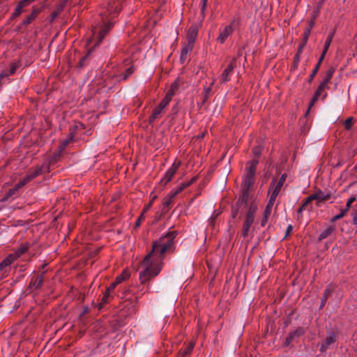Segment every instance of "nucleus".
Masks as SVG:
<instances>
[{"mask_svg":"<svg viewBox=\"0 0 357 357\" xmlns=\"http://www.w3.org/2000/svg\"><path fill=\"white\" fill-rule=\"evenodd\" d=\"M262 148L260 146H255L252 149V153L255 157H259L261 155Z\"/></svg>","mask_w":357,"mask_h":357,"instance_id":"obj_37","label":"nucleus"},{"mask_svg":"<svg viewBox=\"0 0 357 357\" xmlns=\"http://www.w3.org/2000/svg\"><path fill=\"white\" fill-rule=\"evenodd\" d=\"M144 215L143 212L140 215V216L137 218V221L135 222V227H139L141 222L144 220Z\"/></svg>","mask_w":357,"mask_h":357,"instance_id":"obj_45","label":"nucleus"},{"mask_svg":"<svg viewBox=\"0 0 357 357\" xmlns=\"http://www.w3.org/2000/svg\"><path fill=\"white\" fill-rule=\"evenodd\" d=\"M43 170L46 172L49 171L47 165L43 164L41 167H36L35 168L31 169L26 177L29 181H31L32 179L38 176Z\"/></svg>","mask_w":357,"mask_h":357,"instance_id":"obj_7","label":"nucleus"},{"mask_svg":"<svg viewBox=\"0 0 357 357\" xmlns=\"http://www.w3.org/2000/svg\"><path fill=\"white\" fill-rule=\"evenodd\" d=\"M162 110H160L158 107H155L153 109L152 114L149 116V123H153L156 119H158L159 118L160 114L162 113Z\"/></svg>","mask_w":357,"mask_h":357,"instance_id":"obj_24","label":"nucleus"},{"mask_svg":"<svg viewBox=\"0 0 357 357\" xmlns=\"http://www.w3.org/2000/svg\"><path fill=\"white\" fill-rule=\"evenodd\" d=\"M213 84H214V81H213L211 82V84H210V86L207 89H205V96H204V102L208 98V96L210 95V93H211V86H212V85Z\"/></svg>","mask_w":357,"mask_h":357,"instance_id":"obj_39","label":"nucleus"},{"mask_svg":"<svg viewBox=\"0 0 357 357\" xmlns=\"http://www.w3.org/2000/svg\"><path fill=\"white\" fill-rule=\"evenodd\" d=\"M336 341V337L335 334L330 333L326 338L324 342L321 345V350L327 349L330 345L335 343Z\"/></svg>","mask_w":357,"mask_h":357,"instance_id":"obj_14","label":"nucleus"},{"mask_svg":"<svg viewBox=\"0 0 357 357\" xmlns=\"http://www.w3.org/2000/svg\"><path fill=\"white\" fill-rule=\"evenodd\" d=\"M112 27V24H108L105 26L104 29L100 30L98 32V35L97 36L98 38V43H101L102 40L104 38L105 36L107 34V33L110 30Z\"/></svg>","mask_w":357,"mask_h":357,"instance_id":"obj_22","label":"nucleus"},{"mask_svg":"<svg viewBox=\"0 0 357 357\" xmlns=\"http://www.w3.org/2000/svg\"><path fill=\"white\" fill-rule=\"evenodd\" d=\"M40 10L39 8H34L32 10V13L30 15L27 17V18L23 22V24L27 25L33 22L40 13Z\"/></svg>","mask_w":357,"mask_h":357,"instance_id":"obj_19","label":"nucleus"},{"mask_svg":"<svg viewBox=\"0 0 357 357\" xmlns=\"http://www.w3.org/2000/svg\"><path fill=\"white\" fill-rule=\"evenodd\" d=\"M319 63H317L314 69L313 70L312 74L310 76L309 82H311L314 79V77H315V75H317V73L319 70Z\"/></svg>","mask_w":357,"mask_h":357,"instance_id":"obj_38","label":"nucleus"},{"mask_svg":"<svg viewBox=\"0 0 357 357\" xmlns=\"http://www.w3.org/2000/svg\"><path fill=\"white\" fill-rule=\"evenodd\" d=\"M198 26L196 25H192L187 33L188 43L194 45V43L197 38L198 33Z\"/></svg>","mask_w":357,"mask_h":357,"instance_id":"obj_10","label":"nucleus"},{"mask_svg":"<svg viewBox=\"0 0 357 357\" xmlns=\"http://www.w3.org/2000/svg\"><path fill=\"white\" fill-rule=\"evenodd\" d=\"M282 185H283L276 182L275 180L271 182L268 190V192L271 194L270 199H271V202L275 201Z\"/></svg>","mask_w":357,"mask_h":357,"instance_id":"obj_5","label":"nucleus"},{"mask_svg":"<svg viewBox=\"0 0 357 357\" xmlns=\"http://www.w3.org/2000/svg\"><path fill=\"white\" fill-rule=\"evenodd\" d=\"M286 178H287V175L286 174H282L281 176V177L280 178L279 181H278V183L282 184V185H284V183L286 181Z\"/></svg>","mask_w":357,"mask_h":357,"instance_id":"obj_54","label":"nucleus"},{"mask_svg":"<svg viewBox=\"0 0 357 357\" xmlns=\"http://www.w3.org/2000/svg\"><path fill=\"white\" fill-rule=\"evenodd\" d=\"M275 201H272L269 199L268 203L266 207V209L264 212V215L266 218L268 217V215L271 214L272 207L274 204Z\"/></svg>","mask_w":357,"mask_h":357,"instance_id":"obj_28","label":"nucleus"},{"mask_svg":"<svg viewBox=\"0 0 357 357\" xmlns=\"http://www.w3.org/2000/svg\"><path fill=\"white\" fill-rule=\"evenodd\" d=\"M292 229H293V227L291 225H289L287 227V230H286V236L291 232Z\"/></svg>","mask_w":357,"mask_h":357,"instance_id":"obj_58","label":"nucleus"},{"mask_svg":"<svg viewBox=\"0 0 357 357\" xmlns=\"http://www.w3.org/2000/svg\"><path fill=\"white\" fill-rule=\"evenodd\" d=\"M170 100L171 99H169L168 96H165V98L161 101V103L167 107V105L169 103Z\"/></svg>","mask_w":357,"mask_h":357,"instance_id":"obj_52","label":"nucleus"},{"mask_svg":"<svg viewBox=\"0 0 357 357\" xmlns=\"http://www.w3.org/2000/svg\"><path fill=\"white\" fill-rule=\"evenodd\" d=\"M130 274L127 271H123V273L116 278V283H121L126 279L128 278Z\"/></svg>","mask_w":357,"mask_h":357,"instance_id":"obj_30","label":"nucleus"},{"mask_svg":"<svg viewBox=\"0 0 357 357\" xmlns=\"http://www.w3.org/2000/svg\"><path fill=\"white\" fill-rule=\"evenodd\" d=\"M347 213V210H344V209L341 210V211H340V214H338V215H337L334 216V217L332 218L331 221H332V222H335V221H336V220H339V219H340V218H343V217L346 215V213Z\"/></svg>","mask_w":357,"mask_h":357,"instance_id":"obj_35","label":"nucleus"},{"mask_svg":"<svg viewBox=\"0 0 357 357\" xmlns=\"http://www.w3.org/2000/svg\"><path fill=\"white\" fill-rule=\"evenodd\" d=\"M353 123H354L353 117H349L347 119H346V121L344 123L345 129H347V130L351 129V128L353 126Z\"/></svg>","mask_w":357,"mask_h":357,"instance_id":"obj_32","label":"nucleus"},{"mask_svg":"<svg viewBox=\"0 0 357 357\" xmlns=\"http://www.w3.org/2000/svg\"><path fill=\"white\" fill-rule=\"evenodd\" d=\"M183 190L182 189V188L179 185L177 188L171 192L170 194L172 195V197H175L178 193H180Z\"/></svg>","mask_w":357,"mask_h":357,"instance_id":"obj_40","label":"nucleus"},{"mask_svg":"<svg viewBox=\"0 0 357 357\" xmlns=\"http://www.w3.org/2000/svg\"><path fill=\"white\" fill-rule=\"evenodd\" d=\"M28 250V245L26 244L21 245L18 249L14 252L12 253L13 255L15 256L16 259L20 257L23 253H24Z\"/></svg>","mask_w":357,"mask_h":357,"instance_id":"obj_27","label":"nucleus"},{"mask_svg":"<svg viewBox=\"0 0 357 357\" xmlns=\"http://www.w3.org/2000/svg\"><path fill=\"white\" fill-rule=\"evenodd\" d=\"M17 190H15V188H12V189H10L8 192L6 193V197H10L12 196L13 195L15 194V192H16Z\"/></svg>","mask_w":357,"mask_h":357,"instance_id":"obj_55","label":"nucleus"},{"mask_svg":"<svg viewBox=\"0 0 357 357\" xmlns=\"http://www.w3.org/2000/svg\"><path fill=\"white\" fill-rule=\"evenodd\" d=\"M313 200H314V197H313V195H311L304 200L303 204L308 208Z\"/></svg>","mask_w":357,"mask_h":357,"instance_id":"obj_36","label":"nucleus"},{"mask_svg":"<svg viewBox=\"0 0 357 357\" xmlns=\"http://www.w3.org/2000/svg\"><path fill=\"white\" fill-rule=\"evenodd\" d=\"M333 290L334 289L331 286L326 289L324 294L321 298V303L320 306L321 308H322L324 306L328 298L332 294Z\"/></svg>","mask_w":357,"mask_h":357,"instance_id":"obj_21","label":"nucleus"},{"mask_svg":"<svg viewBox=\"0 0 357 357\" xmlns=\"http://www.w3.org/2000/svg\"><path fill=\"white\" fill-rule=\"evenodd\" d=\"M43 282V275L33 276L30 281L29 287L31 291L38 289L42 286Z\"/></svg>","mask_w":357,"mask_h":357,"instance_id":"obj_9","label":"nucleus"},{"mask_svg":"<svg viewBox=\"0 0 357 357\" xmlns=\"http://www.w3.org/2000/svg\"><path fill=\"white\" fill-rule=\"evenodd\" d=\"M119 283H116V281L115 280L114 282H112L109 287H107V290L108 292H110L111 291H112L115 287Z\"/></svg>","mask_w":357,"mask_h":357,"instance_id":"obj_50","label":"nucleus"},{"mask_svg":"<svg viewBox=\"0 0 357 357\" xmlns=\"http://www.w3.org/2000/svg\"><path fill=\"white\" fill-rule=\"evenodd\" d=\"M312 195L313 197H314V200H317L319 202H325L328 200L331 197V194L324 193L321 190H319Z\"/></svg>","mask_w":357,"mask_h":357,"instance_id":"obj_15","label":"nucleus"},{"mask_svg":"<svg viewBox=\"0 0 357 357\" xmlns=\"http://www.w3.org/2000/svg\"><path fill=\"white\" fill-rule=\"evenodd\" d=\"M236 58L234 57L230 61L228 66L224 70L220 76V81L222 83H225L229 81V75L232 73L234 68L236 66Z\"/></svg>","mask_w":357,"mask_h":357,"instance_id":"obj_4","label":"nucleus"},{"mask_svg":"<svg viewBox=\"0 0 357 357\" xmlns=\"http://www.w3.org/2000/svg\"><path fill=\"white\" fill-rule=\"evenodd\" d=\"M334 35H335V31H333L332 33H331L328 37H327V39L325 42V44H324V50H323V52H324V54H326L331 43H332V40L333 39V37H334Z\"/></svg>","mask_w":357,"mask_h":357,"instance_id":"obj_25","label":"nucleus"},{"mask_svg":"<svg viewBox=\"0 0 357 357\" xmlns=\"http://www.w3.org/2000/svg\"><path fill=\"white\" fill-rule=\"evenodd\" d=\"M121 4H120L119 1H116V2L113 1V2H109L108 3L107 10L110 14L117 13L121 10Z\"/></svg>","mask_w":357,"mask_h":357,"instance_id":"obj_17","label":"nucleus"},{"mask_svg":"<svg viewBox=\"0 0 357 357\" xmlns=\"http://www.w3.org/2000/svg\"><path fill=\"white\" fill-rule=\"evenodd\" d=\"M22 8H23V7H22L21 5H20V4L18 3V5H17V6L16 7L15 10V12H14V13H13V15H14V16H18V15H20V13H22Z\"/></svg>","mask_w":357,"mask_h":357,"instance_id":"obj_43","label":"nucleus"},{"mask_svg":"<svg viewBox=\"0 0 357 357\" xmlns=\"http://www.w3.org/2000/svg\"><path fill=\"white\" fill-rule=\"evenodd\" d=\"M327 89H328V86H326V84H324L323 83H321L319 84L317 91L314 93L313 98L312 99L311 102H310L308 110L311 109V107L314 105V104L317 102V100H318V98L320 96H322L323 99H324L326 97L327 93H326L325 91Z\"/></svg>","mask_w":357,"mask_h":357,"instance_id":"obj_2","label":"nucleus"},{"mask_svg":"<svg viewBox=\"0 0 357 357\" xmlns=\"http://www.w3.org/2000/svg\"><path fill=\"white\" fill-rule=\"evenodd\" d=\"M155 199V196H154L153 197V199L149 202V203L144 208V209L142 211L143 213H145L146 212H147L149 210V208L151 207V205Z\"/></svg>","mask_w":357,"mask_h":357,"instance_id":"obj_41","label":"nucleus"},{"mask_svg":"<svg viewBox=\"0 0 357 357\" xmlns=\"http://www.w3.org/2000/svg\"><path fill=\"white\" fill-rule=\"evenodd\" d=\"M176 236L175 231H170L153 243L151 251L144 257L139 266V278L141 283L149 282L160 273L164 255L172 248Z\"/></svg>","mask_w":357,"mask_h":357,"instance_id":"obj_1","label":"nucleus"},{"mask_svg":"<svg viewBox=\"0 0 357 357\" xmlns=\"http://www.w3.org/2000/svg\"><path fill=\"white\" fill-rule=\"evenodd\" d=\"M255 181V177L252 176L245 175L243 183V187L245 190V195L248 193V190L253 185Z\"/></svg>","mask_w":357,"mask_h":357,"instance_id":"obj_12","label":"nucleus"},{"mask_svg":"<svg viewBox=\"0 0 357 357\" xmlns=\"http://www.w3.org/2000/svg\"><path fill=\"white\" fill-rule=\"evenodd\" d=\"M301 54V53H299L298 52H297V54H296V56L294 57L295 63L298 62Z\"/></svg>","mask_w":357,"mask_h":357,"instance_id":"obj_63","label":"nucleus"},{"mask_svg":"<svg viewBox=\"0 0 357 357\" xmlns=\"http://www.w3.org/2000/svg\"><path fill=\"white\" fill-rule=\"evenodd\" d=\"M197 176H195L192 178L189 181L186 182L187 183H189V186L192 185L193 183H195L197 181Z\"/></svg>","mask_w":357,"mask_h":357,"instance_id":"obj_59","label":"nucleus"},{"mask_svg":"<svg viewBox=\"0 0 357 357\" xmlns=\"http://www.w3.org/2000/svg\"><path fill=\"white\" fill-rule=\"evenodd\" d=\"M186 57H187L186 55H183V53H181L180 60H181V63H184L185 62V61L186 59Z\"/></svg>","mask_w":357,"mask_h":357,"instance_id":"obj_61","label":"nucleus"},{"mask_svg":"<svg viewBox=\"0 0 357 357\" xmlns=\"http://www.w3.org/2000/svg\"><path fill=\"white\" fill-rule=\"evenodd\" d=\"M10 75V74L9 73V71L7 70H3L1 74H0V79L5 77H8Z\"/></svg>","mask_w":357,"mask_h":357,"instance_id":"obj_53","label":"nucleus"},{"mask_svg":"<svg viewBox=\"0 0 357 357\" xmlns=\"http://www.w3.org/2000/svg\"><path fill=\"white\" fill-rule=\"evenodd\" d=\"M257 164L258 160L256 159L248 162L246 167V174L255 176Z\"/></svg>","mask_w":357,"mask_h":357,"instance_id":"obj_13","label":"nucleus"},{"mask_svg":"<svg viewBox=\"0 0 357 357\" xmlns=\"http://www.w3.org/2000/svg\"><path fill=\"white\" fill-rule=\"evenodd\" d=\"M334 72H335V69L333 67L329 68L327 70V71L325 74L324 78L323 81L321 82V83L326 84V86H328V83L330 82V81L333 75Z\"/></svg>","mask_w":357,"mask_h":357,"instance_id":"obj_20","label":"nucleus"},{"mask_svg":"<svg viewBox=\"0 0 357 357\" xmlns=\"http://www.w3.org/2000/svg\"><path fill=\"white\" fill-rule=\"evenodd\" d=\"M352 219L354 225H357V209L353 211Z\"/></svg>","mask_w":357,"mask_h":357,"instance_id":"obj_49","label":"nucleus"},{"mask_svg":"<svg viewBox=\"0 0 357 357\" xmlns=\"http://www.w3.org/2000/svg\"><path fill=\"white\" fill-rule=\"evenodd\" d=\"M310 32H311L310 29H305V31L304 32V36H303V40L305 41V43L307 42V40H308L309 36L310 34Z\"/></svg>","mask_w":357,"mask_h":357,"instance_id":"obj_44","label":"nucleus"},{"mask_svg":"<svg viewBox=\"0 0 357 357\" xmlns=\"http://www.w3.org/2000/svg\"><path fill=\"white\" fill-rule=\"evenodd\" d=\"M356 200V197L353 196L351 197L347 202L346 204V208L344 210H347V212L351 208V204Z\"/></svg>","mask_w":357,"mask_h":357,"instance_id":"obj_34","label":"nucleus"},{"mask_svg":"<svg viewBox=\"0 0 357 357\" xmlns=\"http://www.w3.org/2000/svg\"><path fill=\"white\" fill-rule=\"evenodd\" d=\"M207 1L208 0H202L201 11L203 16L204 15V13L207 6Z\"/></svg>","mask_w":357,"mask_h":357,"instance_id":"obj_42","label":"nucleus"},{"mask_svg":"<svg viewBox=\"0 0 357 357\" xmlns=\"http://www.w3.org/2000/svg\"><path fill=\"white\" fill-rule=\"evenodd\" d=\"M234 28L232 24L227 25L222 31H221L220 36L218 37L217 40L220 43L222 44L227 40V38L232 34Z\"/></svg>","mask_w":357,"mask_h":357,"instance_id":"obj_8","label":"nucleus"},{"mask_svg":"<svg viewBox=\"0 0 357 357\" xmlns=\"http://www.w3.org/2000/svg\"><path fill=\"white\" fill-rule=\"evenodd\" d=\"M250 228L243 225L242 236L245 238L248 236Z\"/></svg>","mask_w":357,"mask_h":357,"instance_id":"obj_47","label":"nucleus"},{"mask_svg":"<svg viewBox=\"0 0 357 357\" xmlns=\"http://www.w3.org/2000/svg\"><path fill=\"white\" fill-rule=\"evenodd\" d=\"M306 43H305V41L303 40V43L299 45L298 50V52L299 53H302L304 47L305 46Z\"/></svg>","mask_w":357,"mask_h":357,"instance_id":"obj_57","label":"nucleus"},{"mask_svg":"<svg viewBox=\"0 0 357 357\" xmlns=\"http://www.w3.org/2000/svg\"><path fill=\"white\" fill-rule=\"evenodd\" d=\"M306 208H307L305 206H304L303 204H302L301 206L298 208V213H301Z\"/></svg>","mask_w":357,"mask_h":357,"instance_id":"obj_60","label":"nucleus"},{"mask_svg":"<svg viewBox=\"0 0 357 357\" xmlns=\"http://www.w3.org/2000/svg\"><path fill=\"white\" fill-rule=\"evenodd\" d=\"M335 229V227L334 225H331L326 227L319 236V241H321L328 236H329Z\"/></svg>","mask_w":357,"mask_h":357,"instance_id":"obj_18","label":"nucleus"},{"mask_svg":"<svg viewBox=\"0 0 357 357\" xmlns=\"http://www.w3.org/2000/svg\"><path fill=\"white\" fill-rule=\"evenodd\" d=\"M180 186L182 188L183 190L185 188L189 187V183H187L186 182L182 183Z\"/></svg>","mask_w":357,"mask_h":357,"instance_id":"obj_64","label":"nucleus"},{"mask_svg":"<svg viewBox=\"0 0 357 357\" xmlns=\"http://www.w3.org/2000/svg\"><path fill=\"white\" fill-rule=\"evenodd\" d=\"M304 333V331L302 328H298L296 331L290 333L286 337L284 341V345L289 346L295 337H299Z\"/></svg>","mask_w":357,"mask_h":357,"instance_id":"obj_11","label":"nucleus"},{"mask_svg":"<svg viewBox=\"0 0 357 357\" xmlns=\"http://www.w3.org/2000/svg\"><path fill=\"white\" fill-rule=\"evenodd\" d=\"M133 73L132 67L128 68L120 75L119 80H126Z\"/></svg>","mask_w":357,"mask_h":357,"instance_id":"obj_29","label":"nucleus"},{"mask_svg":"<svg viewBox=\"0 0 357 357\" xmlns=\"http://www.w3.org/2000/svg\"><path fill=\"white\" fill-rule=\"evenodd\" d=\"M174 94V90L173 89H169V91L167 92L165 96H168L169 98L172 100Z\"/></svg>","mask_w":357,"mask_h":357,"instance_id":"obj_51","label":"nucleus"},{"mask_svg":"<svg viewBox=\"0 0 357 357\" xmlns=\"http://www.w3.org/2000/svg\"><path fill=\"white\" fill-rule=\"evenodd\" d=\"M180 165V161H174L172 167L167 170L165 176L161 180V183H163L164 185H166L168 182H169L172 180V177L174 176V175L177 172Z\"/></svg>","mask_w":357,"mask_h":357,"instance_id":"obj_3","label":"nucleus"},{"mask_svg":"<svg viewBox=\"0 0 357 357\" xmlns=\"http://www.w3.org/2000/svg\"><path fill=\"white\" fill-rule=\"evenodd\" d=\"M316 17H317V15H314V17H312V19L310 20V22L309 23V27L307 29H310V30L312 29V28L314 25V20H315Z\"/></svg>","mask_w":357,"mask_h":357,"instance_id":"obj_56","label":"nucleus"},{"mask_svg":"<svg viewBox=\"0 0 357 357\" xmlns=\"http://www.w3.org/2000/svg\"><path fill=\"white\" fill-rule=\"evenodd\" d=\"M89 312V307H84L80 316H82V315H84L85 314H87Z\"/></svg>","mask_w":357,"mask_h":357,"instance_id":"obj_62","label":"nucleus"},{"mask_svg":"<svg viewBox=\"0 0 357 357\" xmlns=\"http://www.w3.org/2000/svg\"><path fill=\"white\" fill-rule=\"evenodd\" d=\"M17 69V65L15 63H11L10 69L8 70L9 73L13 75L15 73Z\"/></svg>","mask_w":357,"mask_h":357,"instance_id":"obj_46","label":"nucleus"},{"mask_svg":"<svg viewBox=\"0 0 357 357\" xmlns=\"http://www.w3.org/2000/svg\"><path fill=\"white\" fill-rule=\"evenodd\" d=\"M194 346L195 344L193 342L190 343L186 348L180 351L178 357H185V356L190 354L192 351Z\"/></svg>","mask_w":357,"mask_h":357,"instance_id":"obj_26","label":"nucleus"},{"mask_svg":"<svg viewBox=\"0 0 357 357\" xmlns=\"http://www.w3.org/2000/svg\"><path fill=\"white\" fill-rule=\"evenodd\" d=\"M192 49H193V45L188 43L186 46L182 49L181 53H183V55L187 56L188 53L192 52Z\"/></svg>","mask_w":357,"mask_h":357,"instance_id":"obj_31","label":"nucleus"},{"mask_svg":"<svg viewBox=\"0 0 357 357\" xmlns=\"http://www.w3.org/2000/svg\"><path fill=\"white\" fill-rule=\"evenodd\" d=\"M29 180L26 178V177H25L24 178H23L22 181H20L19 183H17L15 185V188L16 190H18L20 188H21L22 187H23L24 185H25L27 183H29Z\"/></svg>","mask_w":357,"mask_h":357,"instance_id":"obj_33","label":"nucleus"},{"mask_svg":"<svg viewBox=\"0 0 357 357\" xmlns=\"http://www.w3.org/2000/svg\"><path fill=\"white\" fill-rule=\"evenodd\" d=\"M15 259V256L10 254L0 263V272L3 271L5 268L10 265Z\"/></svg>","mask_w":357,"mask_h":357,"instance_id":"obj_16","label":"nucleus"},{"mask_svg":"<svg viewBox=\"0 0 357 357\" xmlns=\"http://www.w3.org/2000/svg\"><path fill=\"white\" fill-rule=\"evenodd\" d=\"M109 292H108L107 291H105V293L104 294L102 298V302H101V305L107 302V298H108V296H109Z\"/></svg>","mask_w":357,"mask_h":357,"instance_id":"obj_48","label":"nucleus"},{"mask_svg":"<svg viewBox=\"0 0 357 357\" xmlns=\"http://www.w3.org/2000/svg\"><path fill=\"white\" fill-rule=\"evenodd\" d=\"M174 199V197H172V195L170 193L167 197H166L164 199L163 204H162V205H163L162 211L164 212H167L169 211V206L172 203Z\"/></svg>","mask_w":357,"mask_h":357,"instance_id":"obj_23","label":"nucleus"},{"mask_svg":"<svg viewBox=\"0 0 357 357\" xmlns=\"http://www.w3.org/2000/svg\"><path fill=\"white\" fill-rule=\"evenodd\" d=\"M257 208L255 205H251L249 207L248 212L246 215L245 220L244 222L243 225L250 228L251 225H252L254 220H255V215L257 212Z\"/></svg>","mask_w":357,"mask_h":357,"instance_id":"obj_6","label":"nucleus"}]
</instances>
